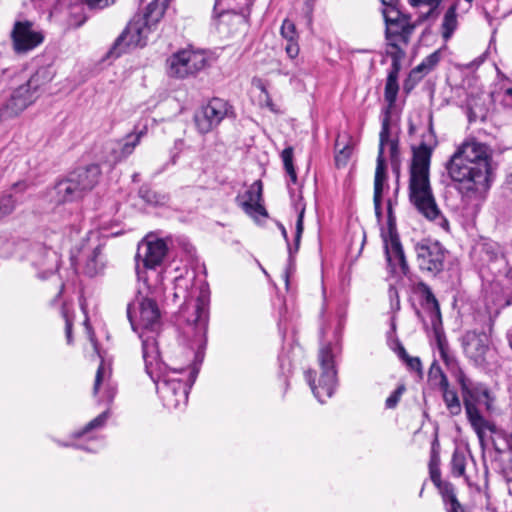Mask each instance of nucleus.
Here are the masks:
<instances>
[{"mask_svg": "<svg viewBox=\"0 0 512 512\" xmlns=\"http://www.w3.org/2000/svg\"><path fill=\"white\" fill-rule=\"evenodd\" d=\"M208 305L207 295L201 292L191 306V311L188 305L180 311L178 321L185 322L183 333L187 337L193 334L191 349L194 351V364L189 371L184 368L168 370L167 366L159 361L158 343L152 338L143 341L145 371L154 382L163 405L169 410L186 406L188 402V393L204 358L209 321Z\"/></svg>", "mask_w": 512, "mask_h": 512, "instance_id": "f257e3e1", "label": "nucleus"}, {"mask_svg": "<svg viewBox=\"0 0 512 512\" xmlns=\"http://www.w3.org/2000/svg\"><path fill=\"white\" fill-rule=\"evenodd\" d=\"M490 147L476 140L462 143L446 163L449 177L467 200L479 199L490 188L493 169Z\"/></svg>", "mask_w": 512, "mask_h": 512, "instance_id": "f03ea898", "label": "nucleus"}, {"mask_svg": "<svg viewBox=\"0 0 512 512\" xmlns=\"http://www.w3.org/2000/svg\"><path fill=\"white\" fill-rule=\"evenodd\" d=\"M437 144L432 117H430L428 129L422 134L419 145L412 147L409 166V200L425 218L448 231L449 221L442 215L436 204L429 178L431 157Z\"/></svg>", "mask_w": 512, "mask_h": 512, "instance_id": "7ed1b4c3", "label": "nucleus"}, {"mask_svg": "<svg viewBox=\"0 0 512 512\" xmlns=\"http://www.w3.org/2000/svg\"><path fill=\"white\" fill-rule=\"evenodd\" d=\"M170 0H153L143 13H137L126 28L116 38L108 52V57L118 58L129 49L143 48L168 7Z\"/></svg>", "mask_w": 512, "mask_h": 512, "instance_id": "20e7f679", "label": "nucleus"}, {"mask_svg": "<svg viewBox=\"0 0 512 512\" xmlns=\"http://www.w3.org/2000/svg\"><path fill=\"white\" fill-rule=\"evenodd\" d=\"M455 378L461 389L467 419L477 434L481 447H484V431L489 428V422L480 413L478 405L483 404L487 411H491L494 398L485 384L472 381L462 369L458 368Z\"/></svg>", "mask_w": 512, "mask_h": 512, "instance_id": "39448f33", "label": "nucleus"}, {"mask_svg": "<svg viewBox=\"0 0 512 512\" xmlns=\"http://www.w3.org/2000/svg\"><path fill=\"white\" fill-rule=\"evenodd\" d=\"M100 175L101 169L97 164L75 169L67 177L55 183L53 188L55 202L65 204L82 199L96 186Z\"/></svg>", "mask_w": 512, "mask_h": 512, "instance_id": "423d86ee", "label": "nucleus"}, {"mask_svg": "<svg viewBox=\"0 0 512 512\" xmlns=\"http://www.w3.org/2000/svg\"><path fill=\"white\" fill-rule=\"evenodd\" d=\"M52 78L53 74L48 67L39 68L25 84L12 92L10 98L0 108V118L10 119L22 113L40 97Z\"/></svg>", "mask_w": 512, "mask_h": 512, "instance_id": "0eeeda50", "label": "nucleus"}, {"mask_svg": "<svg viewBox=\"0 0 512 512\" xmlns=\"http://www.w3.org/2000/svg\"><path fill=\"white\" fill-rule=\"evenodd\" d=\"M127 317L133 331L138 333L142 342L146 338H152L157 343L161 312L154 299L142 296L139 292L135 300L127 305Z\"/></svg>", "mask_w": 512, "mask_h": 512, "instance_id": "6e6552de", "label": "nucleus"}, {"mask_svg": "<svg viewBox=\"0 0 512 512\" xmlns=\"http://www.w3.org/2000/svg\"><path fill=\"white\" fill-rule=\"evenodd\" d=\"M340 351L338 344L327 343L323 345L318 354L321 375L318 385L315 384V371L305 372V378L308 382L314 396L320 403H324L327 398L332 397L337 386V370L335 366L336 354Z\"/></svg>", "mask_w": 512, "mask_h": 512, "instance_id": "1a4fd4ad", "label": "nucleus"}, {"mask_svg": "<svg viewBox=\"0 0 512 512\" xmlns=\"http://www.w3.org/2000/svg\"><path fill=\"white\" fill-rule=\"evenodd\" d=\"M418 269L429 276H437L444 270L448 251L437 240L423 238L414 244Z\"/></svg>", "mask_w": 512, "mask_h": 512, "instance_id": "9d476101", "label": "nucleus"}, {"mask_svg": "<svg viewBox=\"0 0 512 512\" xmlns=\"http://www.w3.org/2000/svg\"><path fill=\"white\" fill-rule=\"evenodd\" d=\"M226 118H235L233 106L225 99L213 97L194 115V122L199 133L213 131Z\"/></svg>", "mask_w": 512, "mask_h": 512, "instance_id": "9b49d317", "label": "nucleus"}, {"mask_svg": "<svg viewBox=\"0 0 512 512\" xmlns=\"http://www.w3.org/2000/svg\"><path fill=\"white\" fill-rule=\"evenodd\" d=\"M168 241L170 239H150L147 237L142 240L135 255L136 273L139 280L146 278L143 277V270L156 269L160 266L168 252Z\"/></svg>", "mask_w": 512, "mask_h": 512, "instance_id": "f8f14e48", "label": "nucleus"}, {"mask_svg": "<svg viewBox=\"0 0 512 512\" xmlns=\"http://www.w3.org/2000/svg\"><path fill=\"white\" fill-rule=\"evenodd\" d=\"M167 64L170 76L185 78L202 70L207 64V58L201 51L185 49L174 53Z\"/></svg>", "mask_w": 512, "mask_h": 512, "instance_id": "ddd939ff", "label": "nucleus"}, {"mask_svg": "<svg viewBox=\"0 0 512 512\" xmlns=\"http://www.w3.org/2000/svg\"><path fill=\"white\" fill-rule=\"evenodd\" d=\"M33 26L34 24L27 20L16 21L14 23L13 30L11 31V38L14 50L17 53H26L43 42V33L41 31L34 30Z\"/></svg>", "mask_w": 512, "mask_h": 512, "instance_id": "4468645a", "label": "nucleus"}, {"mask_svg": "<svg viewBox=\"0 0 512 512\" xmlns=\"http://www.w3.org/2000/svg\"><path fill=\"white\" fill-rule=\"evenodd\" d=\"M490 338L485 331H467L462 338L465 355L477 366L487 363L486 354L489 351Z\"/></svg>", "mask_w": 512, "mask_h": 512, "instance_id": "2eb2a0df", "label": "nucleus"}, {"mask_svg": "<svg viewBox=\"0 0 512 512\" xmlns=\"http://www.w3.org/2000/svg\"><path fill=\"white\" fill-rule=\"evenodd\" d=\"M387 265L392 274L408 275L410 269L400 237L382 240Z\"/></svg>", "mask_w": 512, "mask_h": 512, "instance_id": "dca6fc26", "label": "nucleus"}, {"mask_svg": "<svg viewBox=\"0 0 512 512\" xmlns=\"http://www.w3.org/2000/svg\"><path fill=\"white\" fill-rule=\"evenodd\" d=\"M411 290L418 297L421 307L430 314L432 321L439 319L441 316L439 302L430 286L424 281H419L412 285Z\"/></svg>", "mask_w": 512, "mask_h": 512, "instance_id": "f3484780", "label": "nucleus"}, {"mask_svg": "<svg viewBox=\"0 0 512 512\" xmlns=\"http://www.w3.org/2000/svg\"><path fill=\"white\" fill-rule=\"evenodd\" d=\"M418 19L411 22V16L407 15L401 20L386 25L385 36L387 40H399L404 45H408L410 37L415 28L420 25Z\"/></svg>", "mask_w": 512, "mask_h": 512, "instance_id": "a211bd4d", "label": "nucleus"}, {"mask_svg": "<svg viewBox=\"0 0 512 512\" xmlns=\"http://www.w3.org/2000/svg\"><path fill=\"white\" fill-rule=\"evenodd\" d=\"M60 257L56 251L39 245L34 252L33 263L38 268H43V272L39 275L46 278L55 273L59 268Z\"/></svg>", "mask_w": 512, "mask_h": 512, "instance_id": "6ab92c4d", "label": "nucleus"}, {"mask_svg": "<svg viewBox=\"0 0 512 512\" xmlns=\"http://www.w3.org/2000/svg\"><path fill=\"white\" fill-rule=\"evenodd\" d=\"M390 120L391 111H389V108H384L382 110L381 130L379 133V147L375 173L387 174L384 151L385 146L389 143V141L392 140L390 138Z\"/></svg>", "mask_w": 512, "mask_h": 512, "instance_id": "aec40b11", "label": "nucleus"}, {"mask_svg": "<svg viewBox=\"0 0 512 512\" xmlns=\"http://www.w3.org/2000/svg\"><path fill=\"white\" fill-rule=\"evenodd\" d=\"M105 376L106 371L102 361L96 372L95 381L93 385V395L98 396L99 402L110 404L113 401L117 390L116 387L109 381L105 382Z\"/></svg>", "mask_w": 512, "mask_h": 512, "instance_id": "412c9836", "label": "nucleus"}, {"mask_svg": "<svg viewBox=\"0 0 512 512\" xmlns=\"http://www.w3.org/2000/svg\"><path fill=\"white\" fill-rule=\"evenodd\" d=\"M304 207L298 212V217L296 221V227H295V237H294V244L293 246L288 242L287 243V250H288V263L287 267L284 271V278L286 282V286L289 285V277L291 272L295 269V259L294 256L298 252L301 242V237L304 231Z\"/></svg>", "mask_w": 512, "mask_h": 512, "instance_id": "4be33fe9", "label": "nucleus"}, {"mask_svg": "<svg viewBox=\"0 0 512 512\" xmlns=\"http://www.w3.org/2000/svg\"><path fill=\"white\" fill-rule=\"evenodd\" d=\"M439 389L442 392V398L445 406L452 416H457L462 412V405L458 393L455 389L450 388V384L445 373H441V381H439Z\"/></svg>", "mask_w": 512, "mask_h": 512, "instance_id": "5701e85b", "label": "nucleus"}, {"mask_svg": "<svg viewBox=\"0 0 512 512\" xmlns=\"http://www.w3.org/2000/svg\"><path fill=\"white\" fill-rule=\"evenodd\" d=\"M441 50H436L427 57H425L420 64L411 70V79L421 81L424 76L430 73L441 60Z\"/></svg>", "mask_w": 512, "mask_h": 512, "instance_id": "b1692460", "label": "nucleus"}, {"mask_svg": "<svg viewBox=\"0 0 512 512\" xmlns=\"http://www.w3.org/2000/svg\"><path fill=\"white\" fill-rule=\"evenodd\" d=\"M105 267V257L103 255V246L97 245L92 253L88 256L85 265L84 273L89 277H94L101 273Z\"/></svg>", "mask_w": 512, "mask_h": 512, "instance_id": "393cba45", "label": "nucleus"}, {"mask_svg": "<svg viewBox=\"0 0 512 512\" xmlns=\"http://www.w3.org/2000/svg\"><path fill=\"white\" fill-rule=\"evenodd\" d=\"M400 71L389 70L387 74L385 90H384V98L387 102V106L385 108H389V111L392 110L395 105L399 84H398V76Z\"/></svg>", "mask_w": 512, "mask_h": 512, "instance_id": "a878e982", "label": "nucleus"}, {"mask_svg": "<svg viewBox=\"0 0 512 512\" xmlns=\"http://www.w3.org/2000/svg\"><path fill=\"white\" fill-rule=\"evenodd\" d=\"M387 181V174L375 173L373 204L375 216L378 221L382 219V196Z\"/></svg>", "mask_w": 512, "mask_h": 512, "instance_id": "bb28decb", "label": "nucleus"}, {"mask_svg": "<svg viewBox=\"0 0 512 512\" xmlns=\"http://www.w3.org/2000/svg\"><path fill=\"white\" fill-rule=\"evenodd\" d=\"M457 8L458 5L457 3H455L451 5L444 14L441 28L442 37L444 38L445 41L449 40L452 37L454 31L458 26Z\"/></svg>", "mask_w": 512, "mask_h": 512, "instance_id": "cd10ccee", "label": "nucleus"}, {"mask_svg": "<svg viewBox=\"0 0 512 512\" xmlns=\"http://www.w3.org/2000/svg\"><path fill=\"white\" fill-rule=\"evenodd\" d=\"M445 505L446 512H466L462 504L458 501L455 487L445 485L444 491L440 493Z\"/></svg>", "mask_w": 512, "mask_h": 512, "instance_id": "c85d7f7f", "label": "nucleus"}, {"mask_svg": "<svg viewBox=\"0 0 512 512\" xmlns=\"http://www.w3.org/2000/svg\"><path fill=\"white\" fill-rule=\"evenodd\" d=\"M139 197L147 204L154 206L165 205L168 197L165 194L153 190L148 185H142L138 191Z\"/></svg>", "mask_w": 512, "mask_h": 512, "instance_id": "c756f323", "label": "nucleus"}, {"mask_svg": "<svg viewBox=\"0 0 512 512\" xmlns=\"http://www.w3.org/2000/svg\"><path fill=\"white\" fill-rule=\"evenodd\" d=\"M474 252L479 256V260L485 264L492 262L498 257V246L494 242H482L475 248Z\"/></svg>", "mask_w": 512, "mask_h": 512, "instance_id": "7c9ffc66", "label": "nucleus"}, {"mask_svg": "<svg viewBox=\"0 0 512 512\" xmlns=\"http://www.w3.org/2000/svg\"><path fill=\"white\" fill-rule=\"evenodd\" d=\"M147 132V127L144 126L139 131H134L126 136L124 139V143L121 146V155L117 160H121L129 156L135 147L139 144L141 137H143Z\"/></svg>", "mask_w": 512, "mask_h": 512, "instance_id": "2f4dec72", "label": "nucleus"}, {"mask_svg": "<svg viewBox=\"0 0 512 512\" xmlns=\"http://www.w3.org/2000/svg\"><path fill=\"white\" fill-rule=\"evenodd\" d=\"M389 49L386 51L387 56L391 58V67L389 70L400 71L401 61L405 57V51L399 46V40H387Z\"/></svg>", "mask_w": 512, "mask_h": 512, "instance_id": "473e14b6", "label": "nucleus"}, {"mask_svg": "<svg viewBox=\"0 0 512 512\" xmlns=\"http://www.w3.org/2000/svg\"><path fill=\"white\" fill-rule=\"evenodd\" d=\"M263 184L260 180L255 181L241 196L240 203H248L253 204L257 202H262L263 197Z\"/></svg>", "mask_w": 512, "mask_h": 512, "instance_id": "72a5a7b5", "label": "nucleus"}, {"mask_svg": "<svg viewBox=\"0 0 512 512\" xmlns=\"http://www.w3.org/2000/svg\"><path fill=\"white\" fill-rule=\"evenodd\" d=\"M108 417H109V410H105L104 412L99 414L96 418H94L93 420L88 422L83 429L75 432L73 434V436L75 438H80L83 435H85L86 433H88L94 429L102 428L105 425Z\"/></svg>", "mask_w": 512, "mask_h": 512, "instance_id": "f704fd0d", "label": "nucleus"}, {"mask_svg": "<svg viewBox=\"0 0 512 512\" xmlns=\"http://www.w3.org/2000/svg\"><path fill=\"white\" fill-rule=\"evenodd\" d=\"M451 473L454 477H461L465 474L466 457L464 453L456 449L451 458Z\"/></svg>", "mask_w": 512, "mask_h": 512, "instance_id": "c9c22d12", "label": "nucleus"}, {"mask_svg": "<svg viewBox=\"0 0 512 512\" xmlns=\"http://www.w3.org/2000/svg\"><path fill=\"white\" fill-rule=\"evenodd\" d=\"M281 159L283 161L284 169L289 175L292 183L297 182V174L293 164V148L291 146L286 147L281 153Z\"/></svg>", "mask_w": 512, "mask_h": 512, "instance_id": "e433bc0d", "label": "nucleus"}, {"mask_svg": "<svg viewBox=\"0 0 512 512\" xmlns=\"http://www.w3.org/2000/svg\"><path fill=\"white\" fill-rule=\"evenodd\" d=\"M18 202V198L14 197L12 193L3 194L0 196V220L10 215Z\"/></svg>", "mask_w": 512, "mask_h": 512, "instance_id": "4c0bfd02", "label": "nucleus"}, {"mask_svg": "<svg viewBox=\"0 0 512 512\" xmlns=\"http://www.w3.org/2000/svg\"><path fill=\"white\" fill-rule=\"evenodd\" d=\"M388 297L390 301V310L392 312L391 327L393 330L396 329L395 315L401 309L400 297L397 288L394 285H390L388 288Z\"/></svg>", "mask_w": 512, "mask_h": 512, "instance_id": "58836bf2", "label": "nucleus"}, {"mask_svg": "<svg viewBox=\"0 0 512 512\" xmlns=\"http://www.w3.org/2000/svg\"><path fill=\"white\" fill-rule=\"evenodd\" d=\"M382 14L384 17L385 25H388L391 23H395L396 21L401 20L403 17L407 16L408 14L403 13L399 6H391L386 7L382 9Z\"/></svg>", "mask_w": 512, "mask_h": 512, "instance_id": "ea45409f", "label": "nucleus"}, {"mask_svg": "<svg viewBox=\"0 0 512 512\" xmlns=\"http://www.w3.org/2000/svg\"><path fill=\"white\" fill-rule=\"evenodd\" d=\"M239 205L242 207L246 214L253 217L254 219H257L258 216H268L267 210L262 205V202L253 203L251 205L248 203H240Z\"/></svg>", "mask_w": 512, "mask_h": 512, "instance_id": "a19ab883", "label": "nucleus"}, {"mask_svg": "<svg viewBox=\"0 0 512 512\" xmlns=\"http://www.w3.org/2000/svg\"><path fill=\"white\" fill-rule=\"evenodd\" d=\"M394 237H400L396 226V217L387 216V226L381 228V239L388 240L394 239Z\"/></svg>", "mask_w": 512, "mask_h": 512, "instance_id": "79ce46f5", "label": "nucleus"}, {"mask_svg": "<svg viewBox=\"0 0 512 512\" xmlns=\"http://www.w3.org/2000/svg\"><path fill=\"white\" fill-rule=\"evenodd\" d=\"M441 0H421V5H427L430 7V9L426 12L421 14L417 19L418 23H423L424 21L433 18L436 19L438 14L436 13V10L440 4Z\"/></svg>", "mask_w": 512, "mask_h": 512, "instance_id": "37998d69", "label": "nucleus"}, {"mask_svg": "<svg viewBox=\"0 0 512 512\" xmlns=\"http://www.w3.org/2000/svg\"><path fill=\"white\" fill-rule=\"evenodd\" d=\"M281 35L283 38H285L287 41L291 40H297L298 34L296 31V26L293 21L289 19H285L281 25Z\"/></svg>", "mask_w": 512, "mask_h": 512, "instance_id": "c03bdc74", "label": "nucleus"}, {"mask_svg": "<svg viewBox=\"0 0 512 512\" xmlns=\"http://www.w3.org/2000/svg\"><path fill=\"white\" fill-rule=\"evenodd\" d=\"M429 473L431 481L438 488L439 493L444 491L445 485H452L450 482L441 480V472L439 466H429Z\"/></svg>", "mask_w": 512, "mask_h": 512, "instance_id": "a18cd8bd", "label": "nucleus"}, {"mask_svg": "<svg viewBox=\"0 0 512 512\" xmlns=\"http://www.w3.org/2000/svg\"><path fill=\"white\" fill-rule=\"evenodd\" d=\"M406 388L405 385L401 384L399 385L392 393L391 395L386 399L385 406L387 409H394L397 404L399 403L401 396L405 392Z\"/></svg>", "mask_w": 512, "mask_h": 512, "instance_id": "49530a36", "label": "nucleus"}, {"mask_svg": "<svg viewBox=\"0 0 512 512\" xmlns=\"http://www.w3.org/2000/svg\"><path fill=\"white\" fill-rule=\"evenodd\" d=\"M404 363L406 364L407 368L412 371L416 372L420 377L423 376V369H422V363L419 357H412L409 356Z\"/></svg>", "mask_w": 512, "mask_h": 512, "instance_id": "de8ad7c7", "label": "nucleus"}, {"mask_svg": "<svg viewBox=\"0 0 512 512\" xmlns=\"http://www.w3.org/2000/svg\"><path fill=\"white\" fill-rule=\"evenodd\" d=\"M440 444L437 437L433 440L431 445L429 466H440Z\"/></svg>", "mask_w": 512, "mask_h": 512, "instance_id": "09e8293b", "label": "nucleus"}, {"mask_svg": "<svg viewBox=\"0 0 512 512\" xmlns=\"http://www.w3.org/2000/svg\"><path fill=\"white\" fill-rule=\"evenodd\" d=\"M387 145L389 146L390 162L393 160L400 161L401 158L398 139H392Z\"/></svg>", "mask_w": 512, "mask_h": 512, "instance_id": "8fccbe9b", "label": "nucleus"}, {"mask_svg": "<svg viewBox=\"0 0 512 512\" xmlns=\"http://www.w3.org/2000/svg\"><path fill=\"white\" fill-rule=\"evenodd\" d=\"M502 453H503L502 450L495 446L492 463L495 465V469H497V471L499 473H501L504 477H507L506 469L503 467V465L500 462V457L502 456Z\"/></svg>", "mask_w": 512, "mask_h": 512, "instance_id": "3c124183", "label": "nucleus"}, {"mask_svg": "<svg viewBox=\"0 0 512 512\" xmlns=\"http://www.w3.org/2000/svg\"><path fill=\"white\" fill-rule=\"evenodd\" d=\"M83 2L87 4L90 8L103 9L113 4L115 0H83Z\"/></svg>", "mask_w": 512, "mask_h": 512, "instance_id": "603ef678", "label": "nucleus"}, {"mask_svg": "<svg viewBox=\"0 0 512 512\" xmlns=\"http://www.w3.org/2000/svg\"><path fill=\"white\" fill-rule=\"evenodd\" d=\"M299 45L297 43V40H291V41H287V44H286V47H285V51L288 55L289 58L291 59H294L298 56L299 54Z\"/></svg>", "mask_w": 512, "mask_h": 512, "instance_id": "864d4df0", "label": "nucleus"}, {"mask_svg": "<svg viewBox=\"0 0 512 512\" xmlns=\"http://www.w3.org/2000/svg\"><path fill=\"white\" fill-rule=\"evenodd\" d=\"M436 342L440 354H444L445 351L449 350V345L446 337L438 332H436Z\"/></svg>", "mask_w": 512, "mask_h": 512, "instance_id": "5fc2aeb1", "label": "nucleus"}, {"mask_svg": "<svg viewBox=\"0 0 512 512\" xmlns=\"http://www.w3.org/2000/svg\"><path fill=\"white\" fill-rule=\"evenodd\" d=\"M350 154H351V149L348 146H344L339 151L338 155H336V157H335L336 164L339 165L340 162H343V164H345L347 159L350 157Z\"/></svg>", "mask_w": 512, "mask_h": 512, "instance_id": "6e6d98bb", "label": "nucleus"}, {"mask_svg": "<svg viewBox=\"0 0 512 512\" xmlns=\"http://www.w3.org/2000/svg\"><path fill=\"white\" fill-rule=\"evenodd\" d=\"M63 316L65 318V332L68 344L72 343V322L69 320L67 313L63 311Z\"/></svg>", "mask_w": 512, "mask_h": 512, "instance_id": "4d7b16f0", "label": "nucleus"}, {"mask_svg": "<svg viewBox=\"0 0 512 512\" xmlns=\"http://www.w3.org/2000/svg\"><path fill=\"white\" fill-rule=\"evenodd\" d=\"M177 242L185 253H187L189 256H193L195 248L192 246V244H190L186 239H178Z\"/></svg>", "mask_w": 512, "mask_h": 512, "instance_id": "13d9d810", "label": "nucleus"}, {"mask_svg": "<svg viewBox=\"0 0 512 512\" xmlns=\"http://www.w3.org/2000/svg\"><path fill=\"white\" fill-rule=\"evenodd\" d=\"M441 373H444L441 369V367L434 361L429 369V377L431 379H436L439 377L441 380Z\"/></svg>", "mask_w": 512, "mask_h": 512, "instance_id": "bf43d9fd", "label": "nucleus"}, {"mask_svg": "<svg viewBox=\"0 0 512 512\" xmlns=\"http://www.w3.org/2000/svg\"><path fill=\"white\" fill-rule=\"evenodd\" d=\"M420 81H416L415 79H411V72L408 75V78L404 82V90L409 93Z\"/></svg>", "mask_w": 512, "mask_h": 512, "instance_id": "052dcab7", "label": "nucleus"}, {"mask_svg": "<svg viewBox=\"0 0 512 512\" xmlns=\"http://www.w3.org/2000/svg\"><path fill=\"white\" fill-rule=\"evenodd\" d=\"M440 356L447 366L456 364V360L452 355H450L449 350L445 351L444 354H440Z\"/></svg>", "mask_w": 512, "mask_h": 512, "instance_id": "680f3d73", "label": "nucleus"}, {"mask_svg": "<svg viewBox=\"0 0 512 512\" xmlns=\"http://www.w3.org/2000/svg\"><path fill=\"white\" fill-rule=\"evenodd\" d=\"M504 105L512 108V87L507 88L504 92V98H503Z\"/></svg>", "mask_w": 512, "mask_h": 512, "instance_id": "e2e57ef3", "label": "nucleus"}, {"mask_svg": "<svg viewBox=\"0 0 512 512\" xmlns=\"http://www.w3.org/2000/svg\"><path fill=\"white\" fill-rule=\"evenodd\" d=\"M390 164H391L392 172L395 174L396 179L398 181L399 177H400V171H401V160L400 161L393 160L390 162Z\"/></svg>", "mask_w": 512, "mask_h": 512, "instance_id": "0e129e2a", "label": "nucleus"}, {"mask_svg": "<svg viewBox=\"0 0 512 512\" xmlns=\"http://www.w3.org/2000/svg\"><path fill=\"white\" fill-rule=\"evenodd\" d=\"M397 355L403 362L410 356L401 343H398Z\"/></svg>", "mask_w": 512, "mask_h": 512, "instance_id": "69168bd1", "label": "nucleus"}, {"mask_svg": "<svg viewBox=\"0 0 512 512\" xmlns=\"http://www.w3.org/2000/svg\"><path fill=\"white\" fill-rule=\"evenodd\" d=\"M381 3L384 6V8L391 6H399L400 0H381Z\"/></svg>", "mask_w": 512, "mask_h": 512, "instance_id": "338daca9", "label": "nucleus"}, {"mask_svg": "<svg viewBox=\"0 0 512 512\" xmlns=\"http://www.w3.org/2000/svg\"><path fill=\"white\" fill-rule=\"evenodd\" d=\"M468 117H469V121L470 122L475 121L478 118V114H477L476 110L472 106H469Z\"/></svg>", "mask_w": 512, "mask_h": 512, "instance_id": "774afa93", "label": "nucleus"}]
</instances>
